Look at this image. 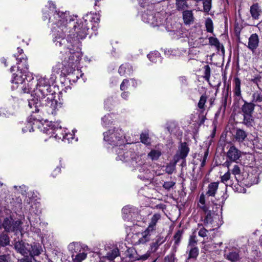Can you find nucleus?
I'll use <instances>...</instances> for the list:
<instances>
[{
	"label": "nucleus",
	"mask_w": 262,
	"mask_h": 262,
	"mask_svg": "<svg viewBox=\"0 0 262 262\" xmlns=\"http://www.w3.org/2000/svg\"><path fill=\"white\" fill-rule=\"evenodd\" d=\"M74 18V16H70L68 12L55 13L53 17L50 18V20L57 24L60 29L55 30V37H53V42L58 47H61L64 45L63 49L60 51L62 58H63V61L61 63H58L53 67L54 70L67 75L70 81L75 82L83 75L81 71L78 68V64L82 57L80 48V40L86 36L89 27L85 24L86 21L84 25L82 21L77 23V26H74V30L70 31L67 38H64V34L68 29L67 26L62 25V23L64 20L67 22L69 20L70 24Z\"/></svg>",
	"instance_id": "f257e3e1"
},
{
	"label": "nucleus",
	"mask_w": 262,
	"mask_h": 262,
	"mask_svg": "<svg viewBox=\"0 0 262 262\" xmlns=\"http://www.w3.org/2000/svg\"><path fill=\"white\" fill-rule=\"evenodd\" d=\"M17 63L18 64V70L13 75L11 80L12 88L13 90H18L20 92L31 93L32 95L36 97V99L29 100L28 105L32 109V113L38 112L39 111L38 107L40 104V100L48 96L51 92V82L46 77L35 76L31 74L26 73L28 69L27 58L21 57H16Z\"/></svg>",
	"instance_id": "f03ea898"
},
{
	"label": "nucleus",
	"mask_w": 262,
	"mask_h": 262,
	"mask_svg": "<svg viewBox=\"0 0 262 262\" xmlns=\"http://www.w3.org/2000/svg\"><path fill=\"white\" fill-rule=\"evenodd\" d=\"M139 3L142 7L147 6L146 10L144 11L142 14V20L155 27L160 26L164 24L165 18L163 14L160 12H154V6L149 5L148 0H138Z\"/></svg>",
	"instance_id": "7ed1b4c3"
},
{
	"label": "nucleus",
	"mask_w": 262,
	"mask_h": 262,
	"mask_svg": "<svg viewBox=\"0 0 262 262\" xmlns=\"http://www.w3.org/2000/svg\"><path fill=\"white\" fill-rule=\"evenodd\" d=\"M46 7L49 9V11L48 12H44L43 13V19L44 20H46L47 19H49V21L50 23H52V25H55L56 26H54L53 27V28L52 29V32L53 33V36H54V37H55V30L57 31L58 30H60V29H59L58 26H57V24H56V23H53V21H51L50 20V18L51 17H53V16H54V14L55 13H67L68 12L69 14V15L71 16H74V20H72L70 23V24H69V20H68L67 21H67L64 20L63 23H62V25H66L67 26V31L64 34V37L66 36V34L68 36V34H69V31H71V30H74L73 29V28H74V26H77V23H79L81 21H83V25L85 24V21H86V23L85 24H86V26H88V21H87V20L86 19L84 18H83L82 19H80L78 21H77L76 22V24L75 25V23H73V24L72 25L73 26V28L71 29V26H72V23L75 20V19L77 17V16L76 15H71L70 14V12L69 11H66L64 12H62V11H57L56 10V6L55 5V4L52 2V1H49L48 2V4L47 6H46ZM88 27V26H87Z\"/></svg>",
	"instance_id": "20e7f679"
},
{
	"label": "nucleus",
	"mask_w": 262,
	"mask_h": 262,
	"mask_svg": "<svg viewBox=\"0 0 262 262\" xmlns=\"http://www.w3.org/2000/svg\"><path fill=\"white\" fill-rule=\"evenodd\" d=\"M103 139L105 142L114 148L123 147V145L127 142L125 133L120 127L110 128L104 132Z\"/></svg>",
	"instance_id": "39448f33"
},
{
	"label": "nucleus",
	"mask_w": 262,
	"mask_h": 262,
	"mask_svg": "<svg viewBox=\"0 0 262 262\" xmlns=\"http://www.w3.org/2000/svg\"><path fill=\"white\" fill-rule=\"evenodd\" d=\"M198 206L205 214V218L203 220L204 225L206 227L210 226L212 228V229H210L211 230L218 228L221 224L216 222L217 220H219V217L209 210L208 205L206 204L205 194L203 193L200 195Z\"/></svg>",
	"instance_id": "423d86ee"
},
{
	"label": "nucleus",
	"mask_w": 262,
	"mask_h": 262,
	"mask_svg": "<svg viewBox=\"0 0 262 262\" xmlns=\"http://www.w3.org/2000/svg\"><path fill=\"white\" fill-rule=\"evenodd\" d=\"M134 162V166L138 169L140 174L139 178L143 180H150L152 179L154 174L151 171V166L145 163L141 157H138Z\"/></svg>",
	"instance_id": "0eeeda50"
},
{
	"label": "nucleus",
	"mask_w": 262,
	"mask_h": 262,
	"mask_svg": "<svg viewBox=\"0 0 262 262\" xmlns=\"http://www.w3.org/2000/svg\"><path fill=\"white\" fill-rule=\"evenodd\" d=\"M47 126V127L44 126L42 129L43 133L50 136V137H53L56 140H63L66 130L64 128H62L58 122H51L49 125Z\"/></svg>",
	"instance_id": "6e6552de"
},
{
	"label": "nucleus",
	"mask_w": 262,
	"mask_h": 262,
	"mask_svg": "<svg viewBox=\"0 0 262 262\" xmlns=\"http://www.w3.org/2000/svg\"><path fill=\"white\" fill-rule=\"evenodd\" d=\"M115 151L117 155V160H120L122 162H128L130 161L132 164L134 165L135 154L132 150H127L126 148V144L123 145V147H118L114 148Z\"/></svg>",
	"instance_id": "1a4fd4ad"
},
{
	"label": "nucleus",
	"mask_w": 262,
	"mask_h": 262,
	"mask_svg": "<svg viewBox=\"0 0 262 262\" xmlns=\"http://www.w3.org/2000/svg\"><path fill=\"white\" fill-rule=\"evenodd\" d=\"M46 110L49 114L55 115L57 112L61 107V104L58 102L56 100L47 98L46 105Z\"/></svg>",
	"instance_id": "9d476101"
},
{
	"label": "nucleus",
	"mask_w": 262,
	"mask_h": 262,
	"mask_svg": "<svg viewBox=\"0 0 262 262\" xmlns=\"http://www.w3.org/2000/svg\"><path fill=\"white\" fill-rule=\"evenodd\" d=\"M40 122L38 119H35L32 116L30 117L28 119L27 126L25 128H23L22 130L24 133L29 131L31 132L33 131L34 128L36 127L41 128L40 126Z\"/></svg>",
	"instance_id": "9b49d317"
},
{
	"label": "nucleus",
	"mask_w": 262,
	"mask_h": 262,
	"mask_svg": "<svg viewBox=\"0 0 262 262\" xmlns=\"http://www.w3.org/2000/svg\"><path fill=\"white\" fill-rule=\"evenodd\" d=\"M152 232L147 228L144 232L138 233L136 236H137L139 239L135 242V244H143L149 241L150 235Z\"/></svg>",
	"instance_id": "f8f14e48"
},
{
	"label": "nucleus",
	"mask_w": 262,
	"mask_h": 262,
	"mask_svg": "<svg viewBox=\"0 0 262 262\" xmlns=\"http://www.w3.org/2000/svg\"><path fill=\"white\" fill-rule=\"evenodd\" d=\"M259 44V37L257 34H252L249 38L247 47L254 53L258 47Z\"/></svg>",
	"instance_id": "ddd939ff"
},
{
	"label": "nucleus",
	"mask_w": 262,
	"mask_h": 262,
	"mask_svg": "<svg viewBox=\"0 0 262 262\" xmlns=\"http://www.w3.org/2000/svg\"><path fill=\"white\" fill-rule=\"evenodd\" d=\"M30 245L23 242H17L14 245L15 249L19 253L24 256L28 255Z\"/></svg>",
	"instance_id": "4468645a"
},
{
	"label": "nucleus",
	"mask_w": 262,
	"mask_h": 262,
	"mask_svg": "<svg viewBox=\"0 0 262 262\" xmlns=\"http://www.w3.org/2000/svg\"><path fill=\"white\" fill-rule=\"evenodd\" d=\"M227 156L231 161H235L241 157V152L234 146H232L228 151Z\"/></svg>",
	"instance_id": "2eb2a0df"
},
{
	"label": "nucleus",
	"mask_w": 262,
	"mask_h": 262,
	"mask_svg": "<svg viewBox=\"0 0 262 262\" xmlns=\"http://www.w3.org/2000/svg\"><path fill=\"white\" fill-rule=\"evenodd\" d=\"M241 80L238 77H235L234 79V88H233V95L235 99L239 100L242 98L241 90Z\"/></svg>",
	"instance_id": "dca6fc26"
},
{
	"label": "nucleus",
	"mask_w": 262,
	"mask_h": 262,
	"mask_svg": "<svg viewBox=\"0 0 262 262\" xmlns=\"http://www.w3.org/2000/svg\"><path fill=\"white\" fill-rule=\"evenodd\" d=\"M84 247L88 246L82 245L79 243L72 242L69 245L68 248L69 251L72 253V254H74V253L77 254L82 252Z\"/></svg>",
	"instance_id": "f3484780"
},
{
	"label": "nucleus",
	"mask_w": 262,
	"mask_h": 262,
	"mask_svg": "<svg viewBox=\"0 0 262 262\" xmlns=\"http://www.w3.org/2000/svg\"><path fill=\"white\" fill-rule=\"evenodd\" d=\"M219 183L216 182L210 183L207 187L205 196L214 197L219 188Z\"/></svg>",
	"instance_id": "a211bd4d"
},
{
	"label": "nucleus",
	"mask_w": 262,
	"mask_h": 262,
	"mask_svg": "<svg viewBox=\"0 0 262 262\" xmlns=\"http://www.w3.org/2000/svg\"><path fill=\"white\" fill-rule=\"evenodd\" d=\"M89 249L88 247H84L82 252L76 254L75 255L72 254V257L73 262H82L87 256Z\"/></svg>",
	"instance_id": "6ab92c4d"
},
{
	"label": "nucleus",
	"mask_w": 262,
	"mask_h": 262,
	"mask_svg": "<svg viewBox=\"0 0 262 262\" xmlns=\"http://www.w3.org/2000/svg\"><path fill=\"white\" fill-rule=\"evenodd\" d=\"M255 104L253 103L244 101V104L242 106L241 110L243 115L252 114Z\"/></svg>",
	"instance_id": "aec40b11"
},
{
	"label": "nucleus",
	"mask_w": 262,
	"mask_h": 262,
	"mask_svg": "<svg viewBox=\"0 0 262 262\" xmlns=\"http://www.w3.org/2000/svg\"><path fill=\"white\" fill-rule=\"evenodd\" d=\"M250 12L253 19H258L262 11L258 4H254L250 7Z\"/></svg>",
	"instance_id": "412c9836"
},
{
	"label": "nucleus",
	"mask_w": 262,
	"mask_h": 262,
	"mask_svg": "<svg viewBox=\"0 0 262 262\" xmlns=\"http://www.w3.org/2000/svg\"><path fill=\"white\" fill-rule=\"evenodd\" d=\"M133 71L132 66L128 63L122 64L119 69L118 72L121 75H130Z\"/></svg>",
	"instance_id": "4be33fe9"
},
{
	"label": "nucleus",
	"mask_w": 262,
	"mask_h": 262,
	"mask_svg": "<svg viewBox=\"0 0 262 262\" xmlns=\"http://www.w3.org/2000/svg\"><path fill=\"white\" fill-rule=\"evenodd\" d=\"M184 23L186 25H189L193 23L194 17L191 10H185L183 12Z\"/></svg>",
	"instance_id": "5701e85b"
},
{
	"label": "nucleus",
	"mask_w": 262,
	"mask_h": 262,
	"mask_svg": "<svg viewBox=\"0 0 262 262\" xmlns=\"http://www.w3.org/2000/svg\"><path fill=\"white\" fill-rule=\"evenodd\" d=\"M160 218H161V215L160 214H158V213L155 214L152 216V217L151 219V221H150L148 227L147 228V229H148V230H150L152 232L155 231V230H156V224H157L158 221L160 219Z\"/></svg>",
	"instance_id": "b1692460"
},
{
	"label": "nucleus",
	"mask_w": 262,
	"mask_h": 262,
	"mask_svg": "<svg viewBox=\"0 0 262 262\" xmlns=\"http://www.w3.org/2000/svg\"><path fill=\"white\" fill-rule=\"evenodd\" d=\"M247 137V134L244 130L238 128L236 130L235 138L239 142H243Z\"/></svg>",
	"instance_id": "393cba45"
},
{
	"label": "nucleus",
	"mask_w": 262,
	"mask_h": 262,
	"mask_svg": "<svg viewBox=\"0 0 262 262\" xmlns=\"http://www.w3.org/2000/svg\"><path fill=\"white\" fill-rule=\"evenodd\" d=\"M243 123L248 127L252 126L254 124V118L252 114L243 115Z\"/></svg>",
	"instance_id": "a878e982"
},
{
	"label": "nucleus",
	"mask_w": 262,
	"mask_h": 262,
	"mask_svg": "<svg viewBox=\"0 0 262 262\" xmlns=\"http://www.w3.org/2000/svg\"><path fill=\"white\" fill-rule=\"evenodd\" d=\"M177 9L178 11H185L188 7L187 0H175Z\"/></svg>",
	"instance_id": "bb28decb"
},
{
	"label": "nucleus",
	"mask_w": 262,
	"mask_h": 262,
	"mask_svg": "<svg viewBox=\"0 0 262 262\" xmlns=\"http://www.w3.org/2000/svg\"><path fill=\"white\" fill-rule=\"evenodd\" d=\"M226 186H227V184H226ZM226 191H227V187H226L225 192H224L223 194L221 196V198L217 200L216 201H215L214 200H211L212 203L215 205L223 206V204H224L226 200L228 198V195L226 193Z\"/></svg>",
	"instance_id": "cd10ccee"
},
{
	"label": "nucleus",
	"mask_w": 262,
	"mask_h": 262,
	"mask_svg": "<svg viewBox=\"0 0 262 262\" xmlns=\"http://www.w3.org/2000/svg\"><path fill=\"white\" fill-rule=\"evenodd\" d=\"M250 81L255 83L259 90L262 92V73L254 76Z\"/></svg>",
	"instance_id": "c85d7f7f"
},
{
	"label": "nucleus",
	"mask_w": 262,
	"mask_h": 262,
	"mask_svg": "<svg viewBox=\"0 0 262 262\" xmlns=\"http://www.w3.org/2000/svg\"><path fill=\"white\" fill-rule=\"evenodd\" d=\"M147 57L152 62L156 63L161 61L160 53L157 51L151 52L147 55Z\"/></svg>",
	"instance_id": "c756f323"
},
{
	"label": "nucleus",
	"mask_w": 262,
	"mask_h": 262,
	"mask_svg": "<svg viewBox=\"0 0 262 262\" xmlns=\"http://www.w3.org/2000/svg\"><path fill=\"white\" fill-rule=\"evenodd\" d=\"M226 258L232 262H237L239 260L240 257L238 252L232 251L227 254Z\"/></svg>",
	"instance_id": "7c9ffc66"
},
{
	"label": "nucleus",
	"mask_w": 262,
	"mask_h": 262,
	"mask_svg": "<svg viewBox=\"0 0 262 262\" xmlns=\"http://www.w3.org/2000/svg\"><path fill=\"white\" fill-rule=\"evenodd\" d=\"M252 103L258 104L262 102V93L259 92H255L252 95Z\"/></svg>",
	"instance_id": "2f4dec72"
},
{
	"label": "nucleus",
	"mask_w": 262,
	"mask_h": 262,
	"mask_svg": "<svg viewBox=\"0 0 262 262\" xmlns=\"http://www.w3.org/2000/svg\"><path fill=\"white\" fill-rule=\"evenodd\" d=\"M134 210V208L129 206H125L122 209L123 217L124 219H129V216H132V213H133V211Z\"/></svg>",
	"instance_id": "473e14b6"
},
{
	"label": "nucleus",
	"mask_w": 262,
	"mask_h": 262,
	"mask_svg": "<svg viewBox=\"0 0 262 262\" xmlns=\"http://www.w3.org/2000/svg\"><path fill=\"white\" fill-rule=\"evenodd\" d=\"M119 251L118 248H114L108 252L105 257L110 260L114 259L119 255Z\"/></svg>",
	"instance_id": "72a5a7b5"
},
{
	"label": "nucleus",
	"mask_w": 262,
	"mask_h": 262,
	"mask_svg": "<svg viewBox=\"0 0 262 262\" xmlns=\"http://www.w3.org/2000/svg\"><path fill=\"white\" fill-rule=\"evenodd\" d=\"M189 152V148L187 147L185 143L181 144L180 149V157L184 159L186 157Z\"/></svg>",
	"instance_id": "f704fd0d"
},
{
	"label": "nucleus",
	"mask_w": 262,
	"mask_h": 262,
	"mask_svg": "<svg viewBox=\"0 0 262 262\" xmlns=\"http://www.w3.org/2000/svg\"><path fill=\"white\" fill-rule=\"evenodd\" d=\"M10 244V238L5 233L0 234V246L5 247Z\"/></svg>",
	"instance_id": "c9c22d12"
},
{
	"label": "nucleus",
	"mask_w": 262,
	"mask_h": 262,
	"mask_svg": "<svg viewBox=\"0 0 262 262\" xmlns=\"http://www.w3.org/2000/svg\"><path fill=\"white\" fill-rule=\"evenodd\" d=\"M177 161L169 162L165 167V172L168 174H172L176 169Z\"/></svg>",
	"instance_id": "e433bc0d"
},
{
	"label": "nucleus",
	"mask_w": 262,
	"mask_h": 262,
	"mask_svg": "<svg viewBox=\"0 0 262 262\" xmlns=\"http://www.w3.org/2000/svg\"><path fill=\"white\" fill-rule=\"evenodd\" d=\"M12 223L11 219L6 218L5 219L3 223V226L6 231L10 232L12 230Z\"/></svg>",
	"instance_id": "4c0bfd02"
},
{
	"label": "nucleus",
	"mask_w": 262,
	"mask_h": 262,
	"mask_svg": "<svg viewBox=\"0 0 262 262\" xmlns=\"http://www.w3.org/2000/svg\"><path fill=\"white\" fill-rule=\"evenodd\" d=\"M209 41L210 45L215 46L218 50L221 48H223V46L221 45L219 40L216 38L212 37H210Z\"/></svg>",
	"instance_id": "58836bf2"
},
{
	"label": "nucleus",
	"mask_w": 262,
	"mask_h": 262,
	"mask_svg": "<svg viewBox=\"0 0 262 262\" xmlns=\"http://www.w3.org/2000/svg\"><path fill=\"white\" fill-rule=\"evenodd\" d=\"M161 155V153L160 151L157 150H152L149 153H148V156L152 160H156L158 159Z\"/></svg>",
	"instance_id": "ea45409f"
},
{
	"label": "nucleus",
	"mask_w": 262,
	"mask_h": 262,
	"mask_svg": "<svg viewBox=\"0 0 262 262\" xmlns=\"http://www.w3.org/2000/svg\"><path fill=\"white\" fill-rule=\"evenodd\" d=\"M231 173L233 174L237 180V176H239L241 173V167L235 164L232 169H230Z\"/></svg>",
	"instance_id": "a19ab883"
},
{
	"label": "nucleus",
	"mask_w": 262,
	"mask_h": 262,
	"mask_svg": "<svg viewBox=\"0 0 262 262\" xmlns=\"http://www.w3.org/2000/svg\"><path fill=\"white\" fill-rule=\"evenodd\" d=\"M190 249L189 258H196L199 254V249L196 247H188Z\"/></svg>",
	"instance_id": "79ce46f5"
},
{
	"label": "nucleus",
	"mask_w": 262,
	"mask_h": 262,
	"mask_svg": "<svg viewBox=\"0 0 262 262\" xmlns=\"http://www.w3.org/2000/svg\"><path fill=\"white\" fill-rule=\"evenodd\" d=\"M231 177V172L230 169H229L228 171L223 176L221 177V182L224 184H226V183L229 181Z\"/></svg>",
	"instance_id": "37998d69"
},
{
	"label": "nucleus",
	"mask_w": 262,
	"mask_h": 262,
	"mask_svg": "<svg viewBox=\"0 0 262 262\" xmlns=\"http://www.w3.org/2000/svg\"><path fill=\"white\" fill-rule=\"evenodd\" d=\"M40 254V251L38 248L35 246H32L30 245L28 254L31 256L38 255Z\"/></svg>",
	"instance_id": "c03bdc74"
},
{
	"label": "nucleus",
	"mask_w": 262,
	"mask_h": 262,
	"mask_svg": "<svg viewBox=\"0 0 262 262\" xmlns=\"http://www.w3.org/2000/svg\"><path fill=\"white\" fill-rule=\"evenodd\" d=\"M212 0H203V9L206 12H208L211 8Z\"/></svg>",
	"instance_id": "a18cd8bd"
},
{
	"label": "nucleus",
	"mask_w": 262,
	"mask_h": 262,
	"mask_svg": "<svg viewBox=\"0 0 262 262\" xmlns=\"http://www.w3.org/2000/svg\"><path fill=\"white\" fill-rule=\"evenodd\" d=\"M197 243V239L196 235L193 233L190 236L189 239V243L188 247H196L195 245Z\"/></svg>",
	"instance_id": "49530a36"
},
{
	"label": "nucleus",
	"mask_w": 262,
	"mask_h": 262,
	"mask_svg": "<svg viewBox=\"0 0 262 262\" xmlns=\"http://www.w3.org/2000/svg\"><path fill=\"white\" fill-rule=\"evenodd\" d=\"M140 140L141 142L146 145H148L150 144V141L148 137V134L146 133H142L140 135Z\"/></svg>",
	"instance_id": "de8ad7c7"
},
{
	"label": "nucleus",
	"mask_w": 262,
	"mask_h": 262,
	"mask_svg": "<svg viewBox=\"0 0 262 262\" xmlns=\"http://www.w3.org/2000/svg\"><path fill=\"white\" fill-rule=\"evenodd\" d=\"M74 135L73 133H67L66 132H64L62 141L64 142H70L74 139Z\"/></svg>",
	"instance_id": "09e8293b"
},
{
	"label": "nucleus",
	"mask_w": 262,
	"mask_h": 262,
	"mask_svg": "<svg viewBox=\"0 0 262 262\" xmlns=\"http://www.w3.org/2000/svg\"><path fill=\"white\" fill-rule=\"evenodd\" d=\"M207 100V97L205 95H203L201 96L200 100L198 104V106L200 109H203L204 107L205 104Z\"/></svg>",
	"instance_id": "8fccbe9b"
},
{
	"label": "nucleus",
	"mask_w": 262,
	"mask_h": 262,
	"mask_svg": "<svg viewBox=\"0 0 262 262\" xmlns=\"http://www.w3.org/2000/svg\"><path fill=\"white\" fill-rule=\"evenodd\" d=\"M21 222L17 221L14 223L12 221V230L11 231L17 232L20 231Z\"/></svg>",
	"instance_id": "3c124183"
},
{
	"label": "nucleus",
	"mask_w": 262,
	"mask_h": 262,
	"mask_svg": "<svg viewBox=\"0 0 262 262\" xmlns=\"http://www.w3.org/2000/svg\"><path fill=\"white\" fill-rule=\"evenodd\" d=\"M0 262H13L10 254H2L0 255Z\"/></svg>",
	"instance_id": "603ef678"
},
{
	"label": "nucleus",
	"mask_w": 262,
	"mask_h": 262,
	"mask_svg": "<svg viewBox=\"0 0 262 262\" xmlns=\"http://www.w3.org/2000/svg\"><path fill=\"white\" fill-rule=\"evenodd\" d=\"M110 118L111 117L109 114L105 115L102 118V124L103 126H107L111 123Z\"/></svg>",
	"instance_id": "864d4df0"
},
{
	"label": "nucleus",
	"mask_w": 262,
	"mask_h": 262,
	"mask_svg": "<svg viewBox=\"0 0 262 262\" xmlns=\"http://www.w3.org/2000/svg\"><path fill=\"white\" fill-rule=\"evenodd\" d=\"M204 78L206 80H209L210 76V68L208 65H206L204 67Z\"/></svg>",
	"instance_id": "5fc2aeb1"
},
{
	"label": "nucleus",
	"mask_w": 262,
	"mask_h": 262,
	"mask_svg": "<svg viewBox=\"0 0 262 262\" xmlns=\"http://www.w3.org/2000/svg\"><path fill=\"white\" fill-rule=\"evenodd\" d=\"M206 27L208 32H212L213 31V23L211 19H207L206 20Z\"/></svg>",
	"instance_id": "6e6d98bb"
},
{
	"label": "nucleus",
	"mask_w": 262,
	"mask_h": 262,
	"mask_svg": "<svg viewBox=\"0 0 262 262\" xmlns=\"http://www.w3.org/2000/svg\"><path fill=\"white\" fill-rule=\"evenodd\" d=\"M14 188L16 190H18L19 192L22 194L23 195L26 194V192L27 190V187L25 185H23L19 187H18L17 186H14Z\"/></svg>",
	"instance_id": "4d7b16f0"
},
{
	"label": "nucleus",
	"mask_w": 262,
	"mask_h": 262,
	"mask_svg": "<svg viewBox=\"0 0 262 262\" xmlns=\"http://www.w3.org/2000/svg\"><path fill=\"white\" fill-rule=\"evenodd\" d=\"M176 258L174 253H171L165 257L164 262H175Z\"/></svg>",
	"instance_id": "13d9d810"
},
{
	"label": "nucleus",
	"mask_w": 262,
	"mask_h": 262,
	"mask_svg": "<svg viewBox=\"0 0 262 262\" xmlns=\"http://www.w3.org/2000/svg\"><path fill=\"white\" fill-rule=\"evenodd\" d=\"M182 237V233L179 231H178L174 236V244L178 245L180 243Z\"/></svg>",
	"instance_id": "bf43d9fd"
},
{
	"label": "nucleus",
	"mask_w": 262,
	"mask_h": 262,
	"mask_svg": "<svg viewBox=\"0 0 262 262\" xmlns=\"http://www.w3.org/2000/svg\"><path fill=\"white\" fill-rule=\"evenodd\" d=\"M253 144L257 148L262 149V138L255 139Z\"/></svg>",
	"instance_id": "052dcab7"
},
{
	"label": "nucleus",
	"mask_w": 262,
	"mask_h": 262,
	"mask_svg": "<svg viewBox=\"0 0 262 262\" xmlns=\"http://www.w3.org/2000/svg\"><path fill=\"white\" fill-rule=\"evenodd\" d=\"M175 184V183L172 181L165 182L163 184V187L166 189H170Z\"/></svg>",
	"instance_id": "680f3d73"
},
{
	"label": "nucleus",
	"mask_w": 262,
	"mask_h": 262,
	"mask_svg": "<svg viewBox=\"0 0 262 262\" xmlns=\"http://www.w3.org/2000/svg\"><path fill=\"white\" fill-rule=\"evenodd\" d=\"M128 83V80L126 79H124L120 85V90L121 91L125 90L127 89V85Z\"/></svg>",
	"instance_id": "e2e57ef3"
},
{
	"label": "nucleus",
	"mask_w": 262,
	"mask_h": 262,
	"mask_svg": "<svg viewBox=\"0 0 262 262\" xmlns=\"http://www.w3.org/2000/svg\"><path fill=\"white\" fill-rule=\"evenodd\" d=\"M164 242L163 238L159 237L157 239V241L153 244V246L156 247V249H157L158 247L162 244Z\"/></svg>",
	"instance_id": "0e129e2a"
},
{
	"label": "nucleus",
	"mask_w": 262,
	"mask_h": 262,
	"mask_svg": "<svg viewBox=\"0 0 262 262\" xmlns=\"http://www.w3.org/2000/svg\"><path fill=\"white\" fill-rule=\"evenodd\" d=\"M207 230L204 228H201L199 231V235L201 237H205L207 236Z\"/></svg>",
	"instance_id": "69168bd1"
},
{
	"label": "nucleus",
	"mask_w": 262,
	"mask_h": 262,
	"mask_svg": "<svg viewBox=\"0 0 262 262\" xmlns=\"http://www.w3.org/2000/svg\"><path fill=\"white\" fill-rule=\"evenodd\" d=\"M208 151H206L204 154L203 158L201 160V167H204V165H205L206 160L207 157L208 156Z\"/></svg>",
	"instance_id": "338daca9"
},
{
	"label": "nucleus",
	"mask_w": 262,
	"mask_h": 262,
	"mask_svg": "<svg viewBox=\"0 0 262 262\" xmlns=\"http://www.w3.org/2000/svg\"><path fill=\"white\" fill-rule=\"evenodd\" d=\"M129 96V93L127 92H123L121 94V97L125 99H127Z\"/></svg>",
	"instance_id": "774afa93"
}]
</instances>
